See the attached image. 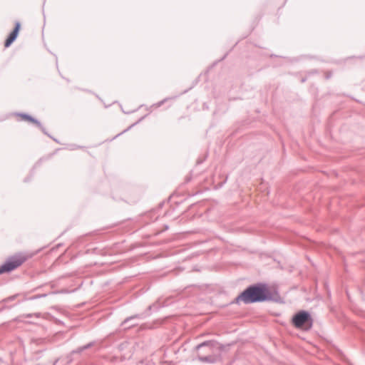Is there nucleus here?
Here are the masks:
<instances>
[{
	"instance_id": "39448f33",
	"label": "nucleus",
	"mask_w": 365,
	"mask_h": 365,
	"mask_svg": "<svg viewBox=\"0 0 365 365\" xmlns=\"http://www.w3.org/2000/svg\"><path fill=\"white\" fill-rule=\"evenodd\" d=\"M267 298H237L236 303L240 304L243 302L245 304L254 303L266 299Z\"/></svg>"
},
{
	"instance_id": "f257e3e1",
	"label": "nucleus",
	"mask_w": 365,
	"mask_h": 365,
	"mask_svg": "<svg viewBox=\"0 0 365 365\" xmlns=\"http://www.w3.org/2000/svg\"><path fill=\"white\" fill-rule=\"evenodd\" d=\"M278 294L274 287L265 284L252 286L245 289L240 297H273Z\"/></svg>"
},
{
	"instance_id": "423d86ee",
	"label": "nucleus",
	"mask_w": 365,
	"mask_h": 365,
	"mask_svg": "<svg viewBox=\"0 0 365 365\" xmlns=\"http://www.w3.org/2000/svg\"><path fill=\"white\" fill-rule=\"evenodd\" d=\"M18 116L22 120H26V121L31 122V123H37V121L35 119H34L32 117H31V116H29L28 115L19 114V115H18Z\"/></svg>"
},
{
	"instance_id": "7ed1b4c3",
	"label": "nucleus",
	"mask_w": 365,
	"mask_h": 365,
	"mask_svg": "<svg viewBox=\"0 0 365 365\" xmlns=\"http://www.w3.org/2000/svg\"><path fill=\"white\" fill-rule=\"evenodd\" d=\"M292 323L295 327L307 330L312 327V320L309 314L306 312H299L292 318Z\"/></svg>"
},
{
	"instance_id": "f03ea898",
	"label": "nucleus",
	"mask_w": 365,
	"mask_h": 365,
	"mask_svg": "<svg viewBox=\"0 0 365 365\" xmlns=\"http://www.w3.org/2000/svg\"><path fill=\"white\" fill-rule=\"evenodd\" d=\"M31 255H26L23 254H17L10 257L6 262L0 266V274L10 272L25 262Z\"/></svg>"
},
{
	"instance_id": "20e7f679",
	"label": "nucleus",
	"mask_w": 365,
	"mask_h": 365,
	"mask_svg": "<svg viewBox=\"0 0 365 365\" xmlns=\"http://www.w3.org/2000/svg\"><path fill=\"white\" fill-rule=\"evenodd\" d=\"M20 27H21L20 23L16 22L15 24V28H14V31L10 34V35L9 36V37L7 38V39L5 41V43H4L5 47H9L15 41V39L16 38V37L19 34Z\"/></svg>"
},
{
	"instance_id": "0eeeda50",
	"label": "nucleus",
	"mask_w": 365,
	"mask_h": 365,
	"mask_svg": "<svg viewBox=\"0 0 365 365\" xmlns=\"http://www.w3.org/2000/svg\"><path fill=\"white\" fill-rule=\"evenodd\" d=\"M207 344H208V343H204V344H200V345L197 346V349H200L201 346H204V345H207Z\"/></svg>"
}]
</instances>
